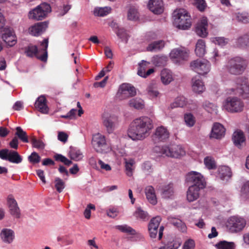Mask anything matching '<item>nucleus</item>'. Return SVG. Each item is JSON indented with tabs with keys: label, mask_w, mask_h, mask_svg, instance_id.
<instances>
[{
	"label": "nucleus",
	"mask_w": 249,
	"mask_h": 249,
	"mask_svg": "<svg viewBox=\"0 0 249 249\" xmlns=\"http://www.w3.org/2000/svg\"><path fill=\"white\" fill-rule=\"evenodd\" d=\"M153 128V122L150 117L141 116L131 123L127 130V136L133 141L142 140L149 136Z\"/></svg>",
	"instance_id": "1"
},
{
	"label": "nucleus",
	"mask_w": 249,
	"mask_h": 249,
	"mask_svg": "<svg viewBox=\"0 0 249 249\" xmlns=\"http://www.w3.org/2000/svg\"><path fill=\"white\" fill-rule=\"evenodd\" d=\"M153 152L159 156L164 155L168 157L180 159L186 154L184 148L180 145L172 144L162 147L155 146Z\"/></svg>",
	"instance_id": "2"
},
{
	"label": "nucleus",
	"mask_w": 249,
	"mask_h": 249,
	"mask_svg": "<svg viewBox=\"0 0 249 249\" xmlns=\"http://www.w3.org/2000/svg\"><path fill=\"white\" fill-rule=\"evenodd\" d=\"M173 23L178 28L186 30L192 25L191 16L184 9H177L173 13Z\"/></svg>",
	"instance_id": "3"
},
{
	"label": "nucleus",
	"mask_w": 249,
	"mask_h": 249,
	"mask_svg": "<svg viewBox=\"0 0 249 249\" xmlns=\"http://www.w3.org/2000/svg\"><path fill=\"white\" fill-rule=\"evenodd\" d=\"M244 107L243 102L237 97H229L222 102L221 108L224 111L231 113L242 112Z\"/></svg>",
	"instance_id": "4"
},
{
	"label": "nucleus",
	"mask_w": 249,
	"mask_h": 249,
	"mask_svg": "<svg viewBox=\"0 0 249 249\" xmlns=\"http://www.w3.org/2000/svg\"><path fill=\"white\" fill-rule=\"evenodd\" d=\"M51 12L50 5L46 3H42L31 10L28 13L29 19L38 21L45 18Z\"/></svg>",
	"instance_id": "5"
},
{
	"label": "nucleus",
	"mask_w": 249,
	"mask_h": 249,
	"mask_svg": "<svg viewBox=\"0 0 249 249\" xmlns=\"http://www.w3.org/2000/svg\"><path fill=\"white\" fill-rule=\"evenodd\" d=\"M91 144L93 149L99 153H106L110 149L106 137L99 133L93 135Z\"/></svg>",
	"instance_id": "6"
},
{
	"label": "nucleus",
	"mask_w": 249,
	"mask_h": 249,
	"mask_svg": "<svg viewBox=\"0 0 249 249\" xmlns=\"http://www.w3.org/2000/svg\"><path fill=\"white\" fill-rule=\"evenodd\" d=\"M246 66L245 60L240 57H236L229 61L228 68L230 73L238 75L243 72Z\"/></svg>",
	"instance_id": "7"
},
{
	"label": "nucleus",
	"mask_w": 249,
	"mask_h": 249,
	"mask_svg": "<svg viewBox=\"0 0 249 249\" xmlns=\"http://www.w3.org/2000/svg\"><path fill=\"white\" fill-rule=\"evenodd\" d=\"M190 67L192 70L202 75L207 74L211 70V64L205 59L194 60L190 63Z\"/></svg>",
	"instance_id": "8"
},
{
	"label": "nucleus",
	"mask_w": 249,
	"mask_h": 249,
	"mask_svg": "<svg viewBox=\"0 0 249 249\" xmlns=\"http://www.w3.org/2000/svg\"><path fill=\"white\" fill-rule=\"evenodd\" d=\"M103 124L108 134L112 133L119 124L118 117L113 114L105 113L102 116Z\"/></svg>",
	"instance_id": "9"
},
{
	"label": "nucleus",
	"mask_w": 249,
	"mask_h": 249,
	"mask_svg": "<svg viewBox=\"0 0 249 249\" xmlns=\"http://www.w3.org/2000/svg\"><path fill=\"white\" fill-rule=\"evenodd\" d=\"M226 225L231 232H237L244 229L246 225V221L242 217L233 216L228 219Z\"/></svg>",
	"instance_id": "10"
},
{
	"label": "nucleus",
	"mask_w": 249,
	"mask_h": 249,
	"mask_svg": "<svg viewBox=\"0 0 249 249\" xmlns=\"http://www.w3.org/2000/svg\"><path fill=\"white\" fill-rule=\"evenodd\" d=\"M160 221L161 218L160 216H156L151 219L148 224V231L151 238H155L158 232L159 240H160L161 239L164 228L163 226H161L160 227L159 230H158Z\"/></svg>",
	"instance_id": "11"
},
{
	"label": "nucleus",
	"mask_w": 249,
	"mask_h": 249,
	"mask_svg": "<svg viewBox=\"0 0 249 249\" xmlns=\"http://www.w3.org/2000/svg\"><path fill=\"white\" fill-rule=\"evenodd\" d=\"M237 87L231 88L227 90V93L230 94H239L244 98L249 96V85L246 80L239 79L237 82Z\"/></svg>",
	"instance_id": "12"
},
{
	"label": "nucleus",
	"mask_w": 249,
	"mask_h": 249,
	"mask_svg": "<svg viewBox=\"0 0 249 249\" xmlns=\"http://www.w3.org/2000/svg\"><path fill=\"white\" fill-rule=\"evenodd\" d=\"M186 182L192 186L205 187L206 183L203 176L199 172L191 171L186 175Z\"/></svg>",
	"instance_id": "13"
},
{
	"label": "nucleus",
	"mask_w": 249,
	"mask_h": 249,
	"mask_svg": "<svg viewBox=\"0 0 249 249\" xmlns=\"http://www.w3.org/2000/svg\"><path fill=\"white\" fill-rule=\"evenodd\" d=\"M136 94L137 90L134 86L128 83H124L119 87L117 97L120 100H123L133 97Z\"/></svg>",
	"instance_id": "14"
},
{
	"label": "nucleus",
	"mask_w": 249,
	"mask_h": 249,
	"mask_svg": "<svg viewBox=\"0 0 249 249\" xmlns=\"http://www.w3.org/2000/svg\"><path fill=\"white\" fill-rule=\"evenodd\" d=\"M189 51L185 48L180 47L173 49L170 53V58L178 62L187 60Z\"/></svg>",
	"instance_id": "15"
},
{
	"label": "nucleus",
	"mask_w": 249,
	"mask_h": 249,
	"mask_svg": "<svg viewBox=\"0 0 249 249\" xmlns=\"http://www.w3.org/2000/svg\"><path fill=\"white\" fill-rule=\"evenodd\" d=\"M0 158L4 160H7L14 163H19L22 159L18 153L15 151H9L7 149L0 151Z\"/></svg>",
	"instance_id": "16"
},
{
	"label": "nucleus",
	"mask_w": 249,
	"mask_h": 249,
	"mask_svg": "<svg viewBox=\"0 0 249 249\" xmlns=\"http://www.w3.org/2000/svg\"><path fill=\"white\" fill-rule=\"evenodd\" d=\"M2 39L5 44L12 47L17 43V37L13 30L10 28H5L2 34Z\"/></svg>",
	"instance_id": "17"
},
{
	"label": "nucleus",
	"mask_w": 249,
	"mask_h": 249,
	"mask_svg": "<svg viewBox=\"0 0 249 249\" xmlns=\"http://www.w3.org/2000/svg\"><path fill=\"white\" fill-rule=\"evenodd\" d=\"M48 26L46 21L36 23L29 28V33L33 36H39L46 31Z\"/></svg>",
	"instance_id": "18"
},
{
	"label": "nucleus",
	"mask_w": 249,
	"mask_h": 249,
	"mask_svg": "<svg viewBox=\"0 0 249 249\" xmlns=\"http://www.w3.org/2000/svg\"><path fill=\"white\" fill-rule=\"evenodd\" d=\"M208 19L206 17H202L198 21L196 27V32L197 35L202 37H205L208 35Z\"/></svg>",
	"instance_id": "19"
},
{
	"label": "nucleus",
	"mask_w": 249,
	"mask_h": 249,
	"mask_svg": "<svg viewBox=\"0 0 249 249\" xmlns=\"http://www.w3.org/2000/svg\"><path fill=\"white\" fill-rule=\"evenodd\" d=\"M1 241L5 244L12 243L15 238V233L11 229L3 228L0 232Z\"/></svg>",
	"instance_id": "20"
},
{
	"label": "nucleus",
	"mask_w": 249,
	"mask_h": 249,
	"mask_svg": "<svg viewBox=\"0 0 249 249\" xmlns=\"http://www.w3.org/2000/svg\"><path fill=\"white\" fill-rule=\"evenodd\" d=\"M225 130V128L221 124L215 123L212 127L210 138L221 139L224 137Z\"/></svg>",
	"instance_id": "21"
},
{
	"label": "nucleus",
	"mask_w": 249,
	"mask_h": 249,
	"mask_svg": "<svg viewBox=\"0 0 249 249\" xmlns=\"http://www.w3.org/2000/svg\"><path fill=\"white\" fill-rule=\"evenodd\" d=\"M203 188V187L190 186L186 192L187 201L191 202L197 200L199 197L200 190Z\"/></svg>",
	"instance_id": "22"
},
{
	"label": "nucleus",
	"mask_w": 249,
	"mask_h": 249,
	"mask_svg": "<svg viewBox=\"0 0 249 249\" xmlns=\"http://www.w3.org/2000/svg\"><path fill=\"white\" fill-rule=\"evenodd\" d=\"M148 7L155 14H160L163 11V3L162 0H149Z\"/></svg>",
	"instance_id": "23"
},
{
	"label": "nucleus",
	"mask_w": 249,
	"mask_h": 249,
	"mask_svg": "<svg viewBox=\"0 0 249 249\" xmlns=\"http://www.w3.org/2000/svg\"><path fill=\"white\" fill-rule=\"evenodd\" d=\"M7 203L11 214L16 218H19L20 214V210L16 200L12 196H8L7 197Z\"/></svg>",
	"instance_id": "24"
},
{
	"label": "nucleus",
	"mask_w": 249,
	"mask_h": 249,
	"mask_svg": "<svg viewBox=\"0 0 249 249\" xmlns=\"http://www.w3.org/2000/svg\"><path fill=\"white\" fill-rule=\"evenodd\" d=\"M160 80L164 85L170 84L174 80L172 72L166 69L162 70L160 72Z\"/></svg>",
	"instance_id": "25"
},
{
	"label": "nucleus",
	"mask_w": 249,
	"mask_h": 249,
	"mask_svg": "<svg viewBox=\"0 0 249 249\" xmlns=\"http://www.w3.org/2000/svg\"><path fill=\"white\" fill-rule=\"evenodd\" d=\"M245 137L241 131H235L232 135V141L236 146L241 148L245 144Z\"/></svg>",
	"instance_id": "26"
},
{
	"label": "nucleus",
	"mask_w": 249,
	"mask_h": 249,
	"mask_svg": "<svg viewBox=\"0 0 249 249\" xmlns=\"http://www.w3.org/2000/svg\"><path fill=\"white\" fill-rule=\"evenodd\" d=\"M145 194L147 200L150 204L155 205L157 203V197L153 186L149 185L146 187Z\"/></svg>",
	"instance_id": "27"
},
{
	"label": "nucleus",
	"mask_w": 249,
	"mask_h": 249,
	"mask_svg": "<svg viewBox=\"0 0 249 249\" xmlns=\"http://www.w3.org/2000/svg\"><path fill=\"white\" fill-rule=\"evenodd\" d=\"M192 87L193 90L197 93H202L205 89L203 82L197 77H194L192 78Z\"/></svg>",
	"instance_id": "28"
},
{
	"label": "nucleus",
	"mask_w": 249,
	"mask_h": 249,
	"mask_svg": "<svg viewBox=\"0 0 249 249\" xmlns=\"http://www.w3.org/2000/svg\"><path fill=\"white\" fill-rule=\"evenodd\" d=\"M35 107L42 113H47L48 107L46 105V99L44 96L41 95L38 97L36 101Z\"/></svg>",
	"instance_id": "29"
},
{
	"label": "nucleus",
	"mask_w": 249,
	"mask_h": 249,
	"mask_svg": "<svg viewBox=\"0 0 249 249\" xmlns=\"http://www.w3.org/2000/svg\"><path fill=\"white\" fill-rule=\"evenodd\" d=\"M195 53L199 57L204 55L206 53V43L203 39H198L196 44Z\"/></svg>",
	"instance_id": "30"
},
{
	"label": "nucleus",
	"mask_w": 249,
	"mask_h": 249,
	"mask_svg": "<svg viewBox=\"0 0 249 249\" xmlns=\"http://www.w3.org/2000/svg\"><path fill=\"white\" fill-rule=\"evenodd\" d=\"M128 104L130 107L138 110L142 109L145 107L144 100L139 97L131 99L129 100Z\"/></svg>",
	"instance_id": "31"
},
{
	"label": "nucleus",
	"mask_w": 249,
	"mask_h": 249,
	"mask_svg": "<svg viewBox=\"0 0 249 249\" xmlns=\"http://www.w3.org/2000/svg\"><path fill=\"white\" fill-rule=\"evenodd\" d=\"M231 169L227 166H222L218 168V176L222 180H228L231 176Z\"/></svg>",
	"instance_id": "32"
},
{
	"label": "nucleus",
	"mask_w": 249,
	"mask_h": 249,
	"mask_svg": "<svg viewBox=\"0 0 249 249\" xmlns=\"http://www.w3.org/2000/svg\"><path fill=\"white\" fill-rule=\"evenodd\" d=\"M133 215L136 219L142 221L147 220L149 217L147 212L143 210L141 207L137 208Z\"/></svg>",
	"instance_id": "33"
},
{
	"label": "nucleus",
	"mask_w": 249,
	"mask_h": 249,
	"mask_svg": "<svg viewBox=\"0 0 249 249\" xmlns=\"http://www.w3.org/2000/svg\"><path fill=\"white\" fill-rule=\"evenodd\" d=\"M69 156L74 161L81 160L84 157L82 152L79 149L72 147H70Z\"/></svg>",
	"instance_id": "34"
},
{
	"label": "nucleus",
	"mask_w": 249,
	"mask_h": 249,
	"mask_svg": "<svg viewBox=\"0 0 249 249\" xmlns=\"http://www.w3.org/2000/svg\"><path fill=\"white\" fill-rule=\"evenodd\" d=\"M155 136L161 141L165 140L169 138V133L166 128L161 126L156 128Z\"/></svg>",
	"instance_id": "35"
},
{
	"label": "nucleus",
	"mask_w": 249,
	"mask_h": 249,
	"mask_svg": "<svg viewBox=\"0 0 249 249\" xmlns=\"http://www.w3.org/2000/svg\"><path fill=\"white\" fill-rule=\"evenodd\" d=\"M216 249H234L235 245L233 242H228L225 240L220 241L214 245Z\"/></svg>",
	"instance_id": "36"
},
{
	"label": "nucleus",
	"mask_w": 249,
	"mask_h": 249,
	"mask_svg": "<svg viewBox=\"0 0 249 249\" xmlns=\"http://www.w3.org/2000/svg\"><path fill=\"white\" fill-rule=\"evenodd\" d=\"M165 45L164 42L159 40L150 43L147 48V50L150 52H157L162 49Z\"/></svg>",
	"instance_id": "37"
},
{
	"label": "nucleus",
	"mask_w": 249,
	"mask_h": 249,
	"mask_svg": "<svg viewBox=\"0 0 249 249\" xmlns=\"http://www.w3.org/2000/svg\"><path fill=\"white\" fill-rule=\"evenodd\" d=\"M181 241L180 239L174 240L167 242L159 248V249H178L181 245Z\"/></svg>",
	"instance_id": "38"
},
{
	"label": "nucleus",
	"mask_w": 249,
	"mask_h": 249,
	"mask_svg": "<svg viewBox=\"0 0 249 249\" xmlns=\"http://www.w3.org/2000/svg\"><path fill=\"white\" fill-rule=\"evenodd\" d=\"M111 11L110 7H96L93 11V14L95 16L104 17L110 13Z\"/></svg>",
	"instance_id": "39"
},
{
	"label": "nucleus",
	"mask_w": 249,
	"mask_h": 249,
	"mask_svg": "<svg viewBox=\"0 0 249 249\" xmlns=\"http://www.w3.org/2000/svg\"><path fill=\"white\" fill-rule=\"evenodd\" d=\"M124 162L125 164L126 174L128 176L131 177L132 176L133 171L134 169V165L135 164V161L132 159L128 160L125 159Z\"/></svg>",
	"instance_id": "40"
},
{
	"label": "nucleus",
	"mask_w": 249,
	"mask_h": 249,
	"mask_svg": "<svg viewBox=\"0 0 249 249\" xmlns=\"http://www.w3.org/2000/svg\"><path fill=\"white\" fill-rule=\"evenodd\" d=\"M241 197L244 200L249 199V180L244 181L241 188Z\"/></svg>",
	"instance_id": "41"
},
{
	"label": "nucleus",
	"mask_w": 249,
	"mask_h": 249,
	"mask_svg": "<svg viewBox=\"0 0 249 249\" xmlns=\"http://www.w3.org/2000/svg\"><path fill=\"white\" fill-rule=\"evenodd\" d=\"M169 220L171 224L178 228V229L180 231L182 232L186 231V227L185 224L181 220L174 217H171Z\"/></svg>",
	"instance_id": "42"
},
{
	"label": "nucleus",
	"mask_w": 249,
	"mask_h": 249,
	"mask_svg": "<svg viewBox=\"0 0 249 249\" xmlns=\"http://www.w3.org/2000/svg\"><path fill=\"white\" fill-rule=\"evenodd\" d=\"M186 104V99L183 96L178 97L175 101L171 104L170 107L174 108L176 107H182Z\"/></svg>",
	"instance_id": "43"
},
{
	"label": "nucleus",
	"mask_w": 249,
	"mask_h": 249,
	"mask_svg": "<svg viewBox=\"0 0 249 249\" xmlns=\"http://www.w3.org/2000/svg\"><path fill=\"white\" fill-rule=\"evenodd\" d=\"M146 91L148 95L151 98H156L160 94L159 91L156 89L155 84L153 83H151L148 86Z\"/></svg>",
	"instance_id": "44"
},
{
	"label": "nucleus",
	"mask_w": 249,
	"mask_h": 249,
	"mask_svg": "<svg viewBox=\"0 0 249 249\" xmlns=\"http://www.w3.org/2000/svg\"><path fill=\"white\" fill-rule=\"evenodd\" d=\"M236 43L237 45L240 47H249V34L238 37Z\"/></svg>",
	"instance_id": "45"
},
{
	"label": "nucleus",
	"mask_w": 249,
	"mask_h": 249,
	"mask_svg": "<svg viewBox=\"0 0 249 249\" xmlns=\"http://www.w3.org/2000/svg\"><path fill=\"white\" fill-rule=\"evenodd\" d=\"M127 18L130 20L136 21L139 18V13L136 8L131 7L127 12Z\"/></svg>",
	"instance_id": "46"
},
{
	"label": "nucleus",
	"mask_w": 249,
	"mask_h": 249,
	"mask_svg": "<svg viewBox=\"0 0 249 249\" xmlns=\"http://www.w3.org/2000/svg\"><path fill=\"white\" fill-rule=\"evenodd\" d=\"M174 194L173 184H169L165 186L162 189L161 196L162 197L168 198L171 197Z\"/></svg>",
	"instance_id": "47"
},
{
	"label": "nucleus",
	"mask_w": 249,
	"mask_h": 249,
	"mask_svg": "<svg viewBox=\"0 0 249 249\" xmlns=\"http://www.w3.org/2000/svg\"><path fill=\"white\" fill-rule=\"evenodd\" d=\"M16 132L15 135L23 142H28L29 140L28 136L25 131H24L20 127L18 126L16 128Z\"/></svg>",
	"instance_id": "48"
},
{
	"label": "nucleus",
	"mask_w": 249,
	"mask_h": 249,
	"mask_svg": "<svg viewBox=\"0 0 249 249\" xmlns=\"http://www.w3.org/2000/svg\"><path fill=\"white\" fill-rule=\"evenodd\" d=\"M53 183L55 189L59 193H61L65 187V182L59 178H55Z\"/></svg>",
	"instance_id": "49"
},
{
	"label": "nucleus",
	"mask_w": 249,
	"mask_h": 249,
	"mask_svg": "<svg viewBox=\"0 0 249 249\" xmlns=\"http://www.w3.org/2000/svg\"><path fill=\"white\" fill-rule=\"evenodd\" d=\"M203 107L209 113H216L217 112V106L215 104L209 101H205L203 103Z\"/></svg>",
	"instance_id": "50"
},
{
	"label": "nucleus",
	"mask_w": 249,
	"mask_h": 249,
	"mask_svg": "<svg viewBox=\"0 0 249 249\" xmlns=\"http://www.w3.org/2000/svg\"><path fill=\"white\" fill-rule=\"evenodd\" d=\"M234 18L243 23L249 22V14L247 13H237L234 15Z\"/></svg>",
	"instance_id": "51"
},
{
	"label": "nucleus",
	"mask_w": 249,
	"mask_h": 249,
	"mask_svg": "<svg viewBox=\"0 0 249 249\" xmlns=\"http://www.w3.org/2000/svg\"><path fill=\"white\" fill-rule=\"evenodd\" d=\"M116 228L123 232L127 233L129 234L134 235L136 234V231L135 230L126 225H118L116 226Z\"/></svg>",
	"instance_id": "52"
},
{
	"label": "nucleus",
	"mask_w": 249,
	"mask_h": 249,
	"mask_svg": "<svg viewBox=\"0 0 249 249\" xmlns=\"http://www.w3.org/2000/svg\"><path fill=\"white\" fill-rule=\"evenodd\" d=\"M41 46L42 47L41 49L43 50L44 53L42 56L38 57V58L42 61H46L47 59V49L48 46V39H44L41 42Z\"/></svg>",
	"instance_id": "53"
},
{
	"label": "nucleus",
	"mask_w": 249,
	"mask_h": 249,
	"mask_svg": "<svg viewBox=\"0 0 249 249\" xmlns=\"http://www.w3.org/2000/svg\"><path fill=\"white\" fill-rule=\"evenodd\" d=\"M30 139L33 147L41 149L44 148L45 144L42 141L36 139L34 136H31Z\"/></svg>",
	"instance_id": "54"
},
{
	"label": "nucleus",
	"mask_w": 249,
	"mask_h": 249,
	"mask_svg": "<svg viewBox=\"0 0 249 249\" xmlns=\"http://www.w3.org/2000/svg\"><path fill=\"white\" fill-rule=\"evenodd\" d=\"M184 119L185 124L189 127L193 126L196 122L195 117L191 113L185 114Z\"/></svg>",
	"instance_id": "55"
},
{
	"label": "nucleus",
	"mask_w": 249,
	"mask_h": 249,
	"mask_svg": "<svg viewBox=\"0 0 249 249\" xmlns=\"http://www.w3.org/2000/svg\"><path fill=\"white\" fill-rule=\"evenodd\" d=\"M149 64V62H146L144 60H142V62L139 64V67L138 70V74L141 77H144V73L146 72V69L148 65Z\"/></svg>",
	"instance_id": "56"
},
{
	"label": "nucleus",
	"mask_w": 249,
	"mask_h": 249,
	"mask_svg": "<svg viewBox=\"0 0 249 249\" xmlns=\"http://www.w3.org/2000/svg\"><path fill=\"white\" fill-rule=\"evenodd\" d=\"M25 53L29 57L36 56L37 53V48L36 46L30 45L25 49Z\"/></svg>",
	"instance_id": "57"
},
{
	"label": "nucleus",
	"mask_w": 249,
	"mask_h": 249,
	"mask_svg": "<svg viewBox=\"0 0 249 249\" xmlns=\"http://www.w3.org/2000/svg\"><path fill=\"white\" fill-rule=\"evenodd\" d=\"M204 164L208 169H213L215 168L216 164L214 159L211 157H207L204 160Z\"/></svg>",
	"instance_id": "58"
},
{
	"label": "nucleus",
	"mask_w": 249,
	"mask_h": 249,
	"mask_svg": "<svg viewBox=\"0 0 249 249\" xmlns=\"http://www.w3.org/2000/svg\"><path fill=\"white\" fill-rule=\"evenodd\" d=\"M211 40L214 44L221 46H225L229 41V40L227 38H225L222 37H212L211 38Z\"/></svg>",
	"instance_id": "59"
},
{
	"label": "nucleus",
	"mask_w": 249,
	"mask_h": 249,
	"mask_svg": "<svg viewBox=\"0 0 249 249\" xmlns=\"http://www.w3.org/2000/svg\"><path fill=\"white\" fill-rule=\"evenodd\" d=\"M166 61V58L163 56H156L153 59V63L157 66H164Z\"/></svg>",
	"instance_id": "60"
},
{
	"label": "nucleus",
	"mask_w": 249,
	"mask_h": 249,
	"mask_svg": "<svg viewBox=\"0 0 249 249\" xmlns=\"http://www.w3.org/2000/svg\"><path fill=\"white\" fill-rule=\"evenodd\" d=\"M193 4L200 11L205 10L206 7V3L204 0H193Z\"/></svg>",
	"instance_id": "61"
},
{
	"label": "nucleus",
	"mask_w": 249,
	"mask_h": 249,
	"mask_svg": "<svg viewBox=\"0 0 249 249\" xmlns=\"http://www.w3.org/2000/svg\"><path fill=\"white\" fill-rule=\"evenodd\" d=\"M28 159L31 162L37 163L40 161V157L36 152H34L29 156Z\"/></svg>",
	"instance_id": "62"
},
{
	"label": "nucleus",
	"mask_w": 249,
	"mask_h": 249,
	"mask_svg": "<svg viewBox=\"0 0 249 249\" xmlns=\"http://www.w3.org/2000/svg\"><path fill=\"white\" fill-rule=\"evenodd\" d=\"M195 247V243L193 239H188L186 240L182 247V249H194Z\"/></svg>",
	"instance_id": "63"
},
{
	"label": "nucleus",
	"mask_w": 249,
	"mask_h": 249,
	"mask_svg": "<svg viewBox=\"0 0 249 249\" xmlns=\"http://www.w3.org/2000/svg\"><path fill=\"white\" fill-rule=\"evenodd\" d=\"M117 36L121 38L123 40L127 41L128 36L124 29H119L117 33Z\"/></svg>",
	"instance_id": "64"
}]
</instances>
